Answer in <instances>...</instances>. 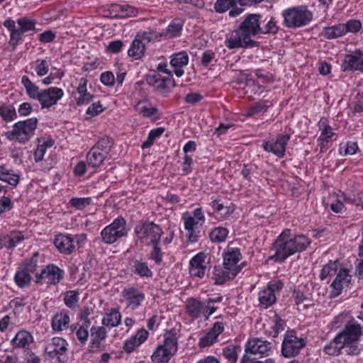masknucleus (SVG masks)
<instances>
[{"mask_svg":"<svg viewBox=\"0 0 363 363\" xmlns=\"http://www.w3.org/2000/svg\"><path fill=\"white\" fill-rule=\"evenodd\" d=\"M261 33L260 15L248 14L234 33L226 38L225 45L230 50L253 48L257 42L251 38Z\"/></svg>","mask_w":363,"mask_h":363,"instance_id":"nucleus-1","label":"nucleus"},{"mask_svg":"<svg viewBox=\"0 0 363 363\" xmlns=\"http://www.w3.org/2000/svg\"><path fill=\"white\" fill-rule=\"evenodd\" d=\"M21 82L26 94L29 98L38 101L41 108H50L56 105L64 96L63 90L56 86L40 89L26 75L21 77Z\"/></svg>","mask_w":363,"mask_h":363,"instance_id":"nucleus-2","label":"nucleus"},{"mask_svg":"<svg viewBox=\"0 0 363 363\" xmlns=\"http://www.w3.org/2000/svg\"><path fill=\"white\" fill-rule=\"evenodd\" d=\"M38 120L30 118L14 123L11 130L4 133L9 140L25 144L34 135Z\"/></svg>","mask_w":363,"mask_h":363,"instance_id":"nucleus-3","label":"nucleus"},{"mask_svg":"<svg viewBox=\"0 0 363 363\" xmlns=\"http://www.w3.org/2000/svg\"><path fill=\"white\" fill-rule=\"evenodd\" d=\"M342 339L341 347L345 349L348 355H357L361 352L359 340L362 335V328L359 324L348 323L341 331Z\"/></svg>","mask_w":363,"mask_h":363,"instance_id":"nucleus-4","label":"nucleus"},{"mask_svg":"<svg viewBox=\"0 0 363 363\" xmlns=\"http://www.w3.org/2000/svg\"><path fill=\"white\" fill-rule=\"evenodd\" d=\"M135 233L142 243L150 245L160 243L163 231L160 225L154 222L144 221L135 226Z\"/></svg>","mask_w":363,"mask_h":363,"instance_id":"nucleus-5","label":"nucleus"},{"mask_svg":"<svg viewBox=\"0 0 363 363\" xmlns=\"http://www.w3.org/2000/svg\"><path fill=\"white\" fill-rule=\"evenodd\" d=\"M129 230L130 228L127 226L124 218L118 216L101 230V240L104 243L111 245L121 238L127 236Z\"/></svg>","mask_w":363,"mask_h":363,"instance_id":"nucleus-6","label":"nucleus"},{"mask_svg":"<svg viewBox=\"0 0 363 363\" xmlns=\"http://www.w3.org/2000/svg\"><path fill=\"white\" fill-rule=\"evenodd\" d=\"M86 240L84 233L72 235L71 234H59L55 236L54 245L58 251L65 255H71L80 248Z\"/></svg>","mask_w":363,"mask_h":363,"instance_id":"nucleus-7","label":"nucleus"},{"mask_svg":"<svg viewBox=\"0 0 363 363\" xmlns=\"http://www.w3.org/2000/svg\"><path fill=\"white\" fill-rule=\"evenodd\" d=\"M284 23L289 28L301 27L308 24L313 18L312 13L306 6L292 7L282 13Z\"/></svg>","mask_w":363,"mask_h":363,"instance_id":"nucleus-8","label":"nucleus"},{"mask_svg":"<svg viewBox=\"0 0 363 363\" xmlns=\"http://www.w3.org/2000/svg\"><path fill=\"white\" fill-rule=\"evenodd\" d=\"M305 346L303 338L298 337L294 330H288L284 335L281 354L285 358H293L298 355Z\"/></svg>","mask_w":363,"mask_h":363,"instance_id":"nucleus-9","label":"nucleus"},{"mask_svg":"<svg viewBox=\"0 0 363 363\" xmlns=\"http://www.w3.org/2000/svg\"><path fill=\"white\" fill-rule=\"evenodd\" d=\"M289 229L284 230L273 244V250L275 251V253L271 258L274 259L276 262H283L289 257L294 254V251L292 250L291 244H289Z\"/></svg>","mask_w":363,"mask_h":363,"instance_id":"nucleus-10","label":"nucleus"},{"mask_svg":"<svg viewBox=\"0 0 363 363\" xmlns=\"http://www.w3.org/2000/svg\"><path fill=\"white\" fill-rule=\"evenodd\" d=\"M63 274V270L53 264H50L42 269L40 274H35V282L40 283L44 281L48 284H56L62 279Z\"/></svg>","mask_w":363,"mask_h":363,"instance_id":"nucleus-11","label":"nucleus"},{"mask_svg":"<svg viewBox=\"0 0 363 363\" xmlns=\"http://www.w3.org/2000/svg\"><path fill=\"white\" fill-rule=\"evenodd\" d=\"M121 296L126 304V307L132 310L138 308L145 298V294L135 287L123 289Z\"/></svg>","mask_w":363,"mask_h":363,"instance_id":"nucleus-12","label":"nucleus"},{"mask_svg":"<svg viewBox=\"0 0 363 363\" xmlns=\"http://www.w3.org/2000/svg\"><path fill=\"white\" fill-rule=\"evenodd\" d=\"M67 343L61 337H53L46 346L45 352L50 358L57 357L59 362L65 360V353L67 350Z\"/></svg>","mask_w":363,"mask_h":363,"instance_id":"nucleus-13","label":"nucleus"},{"mask_svg":"<svg viewBox=\"0 0 363 363\" xmlns=\"http://www.w3.org/2000/svg\"><path fill=\"white\" fill-rule=\"evenodd\" d=\"M343 71H359L363 72V52L360 50L347 54L342 65Z\"/></svg>","mask_w":363,"mask_h":363,"instance_id":"nucleus-14","label":"nucleus"},{"mask_svg":"<svg viewBox=\"0 0 363 363\" xmlns=\"http://www.w3.org/2000/svg\"><path fill=\"white\" fill-rule=\"evenodd\" d=\"M290 139L288 134L279 135L275 141H265L262 147L266 152H270L278 157H283L286 150V145Z\"/></svg>","mask_w":363,"mask_h":363,"instance_id":"nucleus-15","label":"nucleus"},{"mask_svg":"<svg viewBox=\"0 0 363 363\" xmlns=\"http://www.w3.org/2000/svg\"><path fill=\"white\" fill-rule=\"evenodd\" d=\"M273 347V344L260 338L250 339L245 345V352L253 354L269 355Z\"/></svg>","mask_w":363,"mask_h":363,"instance_id":"nucleus-16","label":"nucleus"},{"mask_svg":"<svg viewBox=\"0 0 363 363\" xmlns=\"http://www.w3.org/2000/svg\"><path fill=\"white\" fill-rule=\"evenodd\" d=\"M223 257L225 269H235L237 274L240 272V267L238 266V263L242 258V254L239 248L227 247L223 252Z\"/></svg>","mask_w":363,"mask_h":363,"instance_id":"nucleus-17","label":"nucleus"},{"mask_svg":"<svg viewBox=\"0 0 363 363\" xmlns=\"http://www.w3.org/2000/svg\"><path fill=\"white\" fill-rule=\"evenodd\" d=\"M147 84L153 86L157 91L164 94L169 91V86H174V81L171 77H162L159 74H149L147 76Z\"/></svg>","mask_w":363,"mask_h":363,"instance_id":"nucleus-18","label":"nucleus"},{"mask_svg":"<svg viewBox=\"0 0 363 363\" xmlns=\"http://www.w3.org/2000/svg\"><path fill=\"white\" fill-rule=\"evenodd\" d=\"M205 259L206 255L199 252L190 260L189 272L191 276L199 278L204 277L207 269Z\"/></svg>","mask_w":363,"mask_h":363,"instance_id":"nucleus-19","label":"nucleus"},{"mask_svg":"<svg viewBox=\"0 0 363 363\" xmlns=\"http://www.w3.org/2000/svg\"><path fill=\"white\" fill-rule=\"evenodd\" d=\"M184 220V228L187 230V237L189 240L191 242H196L198 241L199 235L196 231V226L198 225H202L201 222H197V219L195 218L189 212H186L182 216Z\"/></svg>","mask_w":363,"mask_h":363,"instance_id":"nucleus-20","label":"nucleus"},{"mask_svg":"<svg viewBox=\"0 0 363 363\" xmlns=\"http://www.w3.org/2000/svg\"><path fill=\"white\" fill-rule=\"evenodd\" d=\"M33 342V337L32 334L26 330L18 331L11 342L14 348L24 350H28Z\"/></svg>","mask_w":363,"mask_h":363,"instance_id":"nucleus-21","label":"nucleus"},{"mask_svg":"<svg viewBox=\"0 0 363 363\" xmlns=\"http://www.w3.org/2000/svg\"><path fill=\"white\" fill-rule=\"evenodd\" d=\"M70 318L68 311L62 310L57 313L51 320V327L55 332H61L68 328Z\"/></svg>","mask_w":363,"mask_h":363,"instance_id":"nucleus-22","label":"nucleus"},{"mask_svg":"<svg viewBox=\"0 0 363 363\" xmlns=\"http://www.w3.org/2000/svg\"><path fill=\"white\" fill-rule=\"evenodd\" d=\"M319 129L320 130V135L318 138V141L320 151L323 152L325 147L327 146L328 143L331 140L335 133L332 128L323 121L319 122Z\"/></svg>","mask_w":363,"mask_h":363,"instance_id":"nucleus-23","label":"nucleus"},{"mask_svg":"<svg viewBox=\"0 0 363 363\" xmlns=\"http://www.w3.org/2000/svg\"><path fill=\"white\" fill-rule=\"evenodd\" d=\"M4 248L13 249L18 244L26 240V237L21 231L13 230L8 234H2Z\"/></svg>","mask_w":363,"mask_h":363,"instance_id":"nucleus-24","label":"nucleus"},{"mask_svg":"<svg viewBox=\"0 0 363 363\" xmlns=\"http://www.w3.org/2000/svg\"><path fill=\"white\" fill-rule=\"evenodd\" d=\"M289 244H291V247L294 251V254L306 250L311 242V240L304 235L292 236L291 233L289 234Z\"/></svg>","mask_w":363,"mask_h":363,"instance_id":"nucleus-25","label":"nucleus"},{"mask_svg":"<svg viewBox=\"0 0 363 363\" xmlns=\"http://www.w3.org/2000/svg\"><path fill=\"white\" fill-rule=\"evenodd\" d=\"M342 335L341 332L338 333L335 337L323 348V351L325 354L329 356H339L342 354Z\"/></svg>","mask_w":363,"mask_h":363,"instance_id":"nucleus-26","label":"nucleus"},{"mask_svg":"<svg viewBox=\"0 0 363 363\" xmlns=\"http://www.w3.org/2000/svg\"><path fill=\"white\" fill-rule=\"evenodd\" d=\"M186 313L193 318H197L201 315H204L203 301H201L194 298L187 300L186 304Z\"/></svg>","mask_w":363,"mask_h":363,"instance_id":"nucleus-27","label":"nucleus"},{"mask_svg":"<svg viewBox=\"0 0 363 363\" xmlns=\"http://www.w3.org/2000/svg\"><path fill=\"white\" fill-rule=\"evenodd\" d=\"M145 52V44L142 41L140 37L137 35L128 50V56L139 60L143 57Z\"/></svg>","mask_w":363,"mask_h":363,"instance_id":"nucleus-28","label":"nucleus"},{"mask_svg":"<svg viewBox=\"0 0 363 363\" xmlns=\"http://www.w3.org/2000/svg\"><path fill=\"white\" fill-rule=\"evenodd\" d=\"M106 157L100 151L92 147L86 155V163L89 167L96 168L103 164Z\"/></svg>","mask_w":363,"mask_h":363,"instance_id":"nucleus-29","label":"nucleus"},{"mask_svg":"<svg viewBox=\"0 0 363 363\" xmlns=\"http://www.w3.org/2000/svg\"><path fill=\"white\" fill-rule=\"evenodd\" d=\"M0 180L12 186H16L20 181V175L5 166L0 165Z\"/></svg>","mask_w":363,"mask_h":363,"instance_id":"nucleus-30","label":"nucleus"},{"mask_svg":"<svg viewBox=\"0 0 363 363\" xmlns=\"http://www.w3.org/2000/svg\"><path fill=\"white\" fill-rule=\"evenodd\" d=\"M91 343L93 347H99L107 336V330L103 326H92L91 330Z\"/></svg>","mask_w":363,"mask_h":363,"instance_id":"nucleus-31","label":"nucleus"},{"mask_svg":"<svg viewBox=\"0 0 363 363\" xmlns=\"http://www.w3.org/2000/svg\"><path fill=\"white\" fill-rule=\"evenodd\" d=\"M214 279L216 284H223L226 281L233 279L237 276V271L235 269H215Z\"/></svg>","mask_w":363,"mask_h":363,"instance_id":"nucleus-32","label":"nucleus"},{"mask_svg":"<svg viewBox=\"0 0 363 363\" xmlns=\"http://www.w3.org/2000/svg\"><path fill=\"white\" fill-rule=\"evenodd\" d=\"M169 353L174 355L178 350V340L176 333L172 331H167L164 335V342L162 345Z\"/></svg>","mask_w":363,"mask_h":363,"instance_id":"nucleus-33","label":"nucleus"},{"mask_svg":"<svg viewBox=\"0 0 363 363\" xmlns=\"http://www.w3.org/2000/svg\"><path fill=\"white\" fill-rule=\"evenodd\" d=\"M121 321V314L118 308H111L109 313L105 314L102 319V324L108 327H116Z\"/></svg>","mask_w":363,"mask_h":363,"instance_id":"nucleus-34","label":"nucleus"},{"mask_svg":"<svg viewBox=\"0 0 363 363\" xmlns=\"http://www.w3.org/2000/svg\"><path fill=\"white\" fill-rule=\"evenodd\" d=\"M173 356L172 353H169L164 346L160 345L152 354L151 359L155 363H167Z\"/></svg>","mask_w":363,"mask_h":363,"instance_id":"nucleus-35","label":"nucleus"},{"mask_svg":"<svg viewBox=\"0 0 363 363\" xmlns=\"http://www.w3.org/2000/svg\"><path fill=\"white\" fill-rule=\"evenodd\" d=\"M347 33V29L343 24H337L323 29V36L327 39H334Z\"/></svg>","mask_w":363,"mask_h":363,"instance_id":"nucleus-36","label":"nucleus"},{"mask_svg":"<svg viewBox=\"0 0 363 363\" xmlns=\"http://www.w3.org/2000/svg\"><path fill=\"white\" fill-rule=\"evenodd\" d=\"M135 109L143 116L151 118L158 114V108L151 106L148 102L140 101L135 106Z\"/></svg>","mask_w":363,"mask_h":363,"instance_id":"nucleus-37","label":"nucleus"},{"mask_svg":"<svg viewBox=\"0 0 363 363\" xmlns=\"http://www.w3.org/2000/svg\"><path fill=\"white\" fill-rule=\"evenodd\" d=\"M16 111L12 104H3L0 105V117L6 122H11L16 118Z\"/></svg>","mask_w":363,"mask_h":363,"instance_id":"nucleus-38","label":"nucleus"},{"mask_svg":"<svg viewBox=\"0 0 363 363\" xmlns=\"http://www.w3.org/2000/svg\"><path fill=\"white\" fill-rule=\"evenodd\" d=\"M277 300L275 294L270 290L264 289L259 293V301L260 304L265 308L273 305Z\"/></svg>","mask_w":363,"mask_h":363,"instance_id":"nucleus-39","label":"nucleus"},{"mask_svg":"<svg viewBox=\"0 0 363 363\" xmlns=\"http://www.w3.org/2000/svg\"><path fill=\"white\" fill-rule=\"evenodd\" d=\"M113 140L111 138L106 136L99 139L93 147L100 151L105 156L108 157L112 147Z\"/></svg>","mask_w":363,"mask_h":363,"instance_id":"nucleus-40","label":"nucleus"},{"mask_svg":"<svg viewBox=\"0 0 363 363\" xmlns=\"http://www.w3.org/2000/svg\"><path fill=\"white\" fill-rule=\"evenodd\" d=\"M31 281V276L29 275L23 268L20 266L17 268L16 274L14 276V281L16 284L20 287L23 288L30 284Z\"/></svg>","mask_w":363,"mask_h":363,"instance_id":"nucleus-41","label":"nucleus"},{"mask_svg":"<svg viewBox=\"0 0 363 363\" xmlns=\"http://www.w3.org/2000/svg\"><path fill=\"white\" fill-rule=\"evenodd\" d=\"M133 267L134 273L141 277H151L152 276V272L146 262L134 260Z\"/></svg>","mask_w":363,"mask_h":363,"instance_id":"nucleus-42","label":"nucleus"},{"mask_svg":"<svg viewBox=\"0 0 363 363\" xmlns=\"http://www.w3.org/2000/svg\"><path fill=\"white\" fill-rule=\"evenodd\" d=\"M228 230L223 227H216L209 233V238L213 242L220 243L225 240Z\"/></svg>","mask_w":363,"mask_h":363,"instance_id":"nucleus-43","label":"nucleus"},{"mask_svg":"<svg viewBox=\"0 0 363 363\" xmlns=\"http://www.w3.org/2000/svg\"><path fill=\"white\" fill-rule=\"evenodd\" d=\"M189 62V55L186 52L181 51L172 55L170 64L174 67H183Z\"/></svg>","mask_w":363,"mask_h":363,"instance_id":"nucleus-44","label":"nucleus"},{"mask_svg":"<svg viewBox=\"0 0 363 363\" xmlns=\"http://www.w3.org/2000/svg\"><path fill=\"white\" fill-rule=\"evenodd\" d=\"M184 22L180 19H175L172 21L167 28V35L171 38H177L181 35Z\"/></svg>","mask_w":363,"mask_h":363,"instance_id":"nucleus-45","label":"nucleus"},{"mask_svg":"<svg viewBox=\"0 0 363 363\" xmlns=\"http://www.w3.org/2000/svg\"><path fill=\"white\" fill-rule=\"evenodd\" d=\"M17 23L23 33L35 30L36 21L35 19L23 16L17 20Z\"/></svg>","mask_w":363,"mask_h":363,"instance_id":"nucleus-46","label":"nucleus"},{"mask_svg":"<svg viewBox=\"0 0 363 363\" xmlns=\"http://www.w3.org/2000/svg\"><path fill=\"white\" fill-rule=\"evenodd\" d=\"M357 143L354 141H348L341 143L339 148L340 154L342 155H353L359 151Z\"/></svg>","mask_w":363,"mask_h":363,"instance_id":"nucleus-47","label":"nucleus"},{"mask_svg":"<svg viewBox=\"0 0 363 363\" xmlns=\"http://www.w3.org/2000/svg\"><path fill=\"white\" fill-rule=\"evenodd\" d=\"M79 301V293L77 291H68L64 296L65 304L69 308H74Z\"/></svg>","mask_w":363,"mask_h":363,"instance_id":"nucleus-48","label":"nucleus"},{"mask_svg":"<svg viewBox=\"0 0 363 363\" xmlns=\"http://www.w3.org/2000/svg\"><path fill=\"white\" fill-rule=\"evenodd\" d=\"M235 6V0H217L214 4V10L217 13H222Z\"/></svg>","mask_w":363,"mask_h":363,"instance_id":"nucleus-49","label":"nucleus"},{"mask_svg":"<svg viewBox=\"0 0 363 363\" xmlns=\"http://www.w3.org/2000/svg\"><path fill=\"white\" fill-rule=\"evenodd\" d=\"M37 256V253L34 254L30 259L26 260L20 265L30 276L36 272L38 268Z\"/></svg>","mask_w":363,"mask_h":363,"instance_id":"nucleus-50","label":"nucleus"},{"mask_svg":"<svg viewBox=\"0 0 363 363\" xmlns=\"http://www.w3.org/2000/svg\"><path fill=\"white\" fill-rule=\"evenodd\" d=\"M240 347L235 345H229L223 349V356L231 363H235L238 360V352Z\"/></svg>","mask_w":363,"mask_h":363,"instance_id":"nucleus-51","label":"nucleus"},{"mask_svg":"<svg viewBox=\"0 0 363 363\" xmlns=\"http://www.w3.org/2000/svg\"><path fill=\"white\" fill-rule=\"evenodd\" d=\"M337 269L336 262H330L323 267L320 272V278L321 280H324L329 277H332L335 274Z\"/></svg>","mask_w":363,"mask_h":363,"instance_id":"nucleus-52","label":"nucleus"},{"mask_svg":"<svg viewBox=\"0 0 363 363\" xmlns=\"http://www.w3.org/2000/svg\"><path fill=\"white\" fill-rule=\"evenodd\" d=\"M52 143L49 141H45L42 144L37 146L33 153V157L35 162H41L43 160L44 155L46 152L48 147H51Z\"/></svg>","mask_w":363,"mask_h":363,"instance_id":"nucleus-53","label":"nucleus"},{"mask_svg":"<svg viewBox=\"0 0 363 363\" xmlns=\"http://www.w3.org/2000/svg\"><path fill=\"white\" fill-rule=\"evenodd\" d=\"M138 35L140 36L142 41L145 43L160 40L162 34L155 30H149L144 32L142 34H138Z\"/></svg>","mask_w":363,"mask_h":363,"instance_id":"nucleus-54","label":"nucleus"},{"mask_svg":"<svg viewBox=\"0 0 363 363\" xmlns=\"http://www.w3.org/2000/svg\"><path fill=\"white\" fill-rule=\"evenodd\" d=\"M35 70L38 77L46 75L49 71V65L45 60L38 59L35 61Z\"/></svg>","mask_w":363,"mask_h":363,"instance_id":"nucleus-55","label":"nucleus"},{"mask_svg":"<svg viewBox=\"0 0 363 363\" xmlns=\"http://www.w3.org/2000/svg\"><path fill=\"white\" fill-rule=\"evenodd\" d=\"M91 198H72L69 203L78 210H82L91 203Z\"/></svg>","mask_w":363,"mask_h":363,"instance_id":"nucleus-56","label":"nucleus"},{"mask_svg":"<svg viewBox=\"0 0 363 363\" xmlns=\"http://www.w3.org/2000/svg\"><path fill=\"white\" fill-rule=\"evenodd\" d=\"M218 337L215 335L208 331L205 335L201 337L199 340V345L201 347H206L213 345Z\"/></svg>","mask_w":363,"mask_h":363,"instance_id":"nucleus-57","label":"nucleus"},{"mask_svg":"<svg viewBox=\"0 0 363 363\" xmlns=\"http://www.w3.org/2000/svg\"><path fill=\"white\" fill-rule=\"evenodd\" d=\"M268 106L262 102H257L252 104L247 110V116H254L261 112H265Z\"/></svg>","mask_w":363,"mask_h":363,"instance_id":"nucleus-58","label":"nucleus"},{"mask_svg":"<svg viewBox=\"0 0 363 363\" xmlns=\"http://www.w3.org/2000/svg\"><path fill=\"white\" fill-rule=\"evenodd\" d=\"M160 243L151 244L152 245V250L150 252V257L155 262L156 264H160L162 260L163 253L159 247Z\"/></svg>","mask_w":363,"mask_h":363,"instance_id":"nucleus-59","label":"nucleus"},{"mask_svg":"<svg viewBox=\"0 0 363 363\" xmlns=\"http://www.w3.org/2000/svg\"><path fill=\"white\" fill-rule=\"evenodd\" d=\"M23 33L19 28L11 31L9 44L11 46L15 48L22 40Z\"/></svg>","mask_w":363,"mask_h":363,"instance_id":"nucleus-60","label":"nucleus"},{"mask_svg":"<svg viewBox=\"0 0 363 363\" xmlns=\"http://www.w3.org/2000/svg\"><path fill=\"white\" fill-rule=\"evenodd\" d=\"M351 276L349 274V272L346 269H340L334 280L343 284H347L350 282Z\"/></svg>","mask_w":363,"mask_h":363,"instance_id":"nucleus-61","label":"nucleus"},{"mask_svg":"<svg viewBox=\"0 0 363 363\" xmlns=\"http://www.w3.org/2000/svg\"><path fill=\"white\" fill-rule=\"evenodd\" d=\"M344 285L345 284L333 280L330 284L331 291L330 292L329 297L330 298H334L338 296L342 293Z\"/></svg>","mask_w":363,"mask_h":363,"instance_id":"nucleus-62","label":"nucleus"},{"mask_svg":"<svg viewBox=\"0 0 363 363\" xmlns=\"http://www.w3.org/2000/svg\"><path fill=\"white\" fill-rule=\"evenodd\" d=\"M101 82L108 86H113L115 83V77L111 72H105L101 74Z\"/></svg>","mask_w":363,"mask_h":363,"instance_id":"nucleus-63","label":"nucleus"},{"mask_svg":"<svg viewBox=\"0 0 363 363\" xmlns=\"http://www.w3.org/2000/svg\"><path fill=\"white\" fill-rule=\"evenodd\" d=\"M138 13V10L135 7L124 4L123 5V10L122 12L120 14H116V16L121 17V18H125V17H130V16H135Z\"/></svg>","mask_w":363,"mask_h":363,"instance_id":"nucleus-64","label":"nucleus"}]
</instances>
